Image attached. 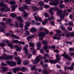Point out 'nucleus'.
<instances>
[{
  "mask_svg": "<svg viewBox=\"0 0 74 74\" xmlns=\"http://www.w3.org/2000/svg\"><path fill=\"white\" fill-rule=\"evenodd\" d=\"M59 7L60 9H62L63 8H64V7H65V5L63 4H60L59 5Z\"/></svg>",
  "mask_w": 74,
  "mask_h": 74,
  "instance_id": "30",
  "label": "nucleus"
},
{
  "mask_svg": "<svg viewBox=\"0 0 74 74\" xmlns=\"http://www.w3.org/2000/svg\"><path fill=\"white\" fill-rule=\"evenodd\" d=\"M23 64L24 65H26L28 64V62L26 60H25L24 61Z\"/></svg>",
  "mask_w": 74,
  "mask_h": 74,
  "instance_id": "43",
  "label": "nucleus"
},
{
  "mask_svg": "<svg viewBox=\"0 0 74 74\" xmlns=\"http://www.w3.org/2000/svg\"><path fill=\"white\" fill-rule=\"evenodd\" d=\"M24 12L23 13V15L25 16H28V13H27L25 12Z\"/></svg>",
  "mask_w": 74,
  "mask_h": 74,
  "instance_id": "37",
  "label": "nucleus"
},
{
  "mask_svg": "<svg viewBox=\"0 0 74 74\" xmlns=\"http://www.w3.org/2000/svg\"><path fill=\"white\" fill-rule=\"evenodd\" d=\"M20 70H21L23 71H25V68L24 67H23L21 68H20Z\"/></svg>",
  "mask_w": 74,
  "mask_h": 74,
  "instance_id": "48",
  "label": "nucleus"
},
{
  "mask_svg": "<svg viewBox=\"0 0 74 74\" xmlns=\"http://www.w3.org/2000/svg\"><path fill=\"white\" fill-rule=\"evenodd\" d=\"M63 15L62 14L60 16V18L61 19H64L65 16H67L69 15V13L67 12V10H65L63 12Z\"/></svg>",
  "mask_w": 74,
  "mask_h": 74,
  "instance_id": "5",
  "label": "nucleus"
},
{
  "mask_svg": "<svg viewBox=\"0 0 74 74\" xmlns=\"http://www.w3.org/2000/svg\"><path fill=\"white\" fill-rule=\"evenodd\" d=\"M42 72L43 74H49V73L47 72V71L45 69H43Z\"/></svg>",
  "mask_w": 74,
  "mask_h": 74,
  "instance_id": "28",
  "label": "nucleus"
},
{
  "mask_svg": "<svg viewBox=\"0 0 74 74\" xmlns=\"http://www.w3.org/2000/svg\"><path fill=\"white\" fill-rule=\"evenodd\" d=\"M44 56H47V58H49V55H48V54H45Z\"/></svg>",
  "mask_w": 74,
  "mask_h": 74,
  "instance_id": "59",
  "label": "nucleus"
},
{
  "mask_svg": "<svg viewBox=\"0 0 74 74\" xmlns=\"http://www.w3.org/2000/svg\"><path fill=\"white\" fill-rule=\"evenodd\" d=\"M0 45L1 47H4L5 45V44L1 43L0 44Z\"/></svg>",
  "mask_w": 74,
  "mask_h": 74,
  "instance_id": "62",
  "label": "nucleus"
},
{
  "mask_svg": "<svg viewBox=\"0 0 74 74\" xmlns=\"http://www.w3.org/2000/svg\"><path fill=\"white\" fill-rule=\"evenodd\" d=\"M45 17H49V15H48V14L47 13H45Z\"/></svg>",
  "mask_w": 74,
  "mask_h": 74,
  "instance_id": "52",
  "label": "nucleus"
},
{
  "mask_svg": "<svg viewBox=\"0 0 74 74\" xmlns=\"http://www.w3.org/2000/svg\"><path fill=\"white\" fill-rule=\"evenodd\" d=\"M44 7H45V8H48L49 7V5H45L44 6Z\"/></svg>",
  "mask_w": 74,
  "mask_h": 74,
  "instance_id": "63",
  "label": "nucleus"
},
{
  "mask_svg": "<svg viewBox=\"0 0 74 74\" xmlns=\"http://www.w3.org/2000/svg\"><path fill=\"white\" fill-rule=\"evenodd\" d=\"M8 47H10L11 49L14 48V46L12 45V43L8 44Z\"/></svg>",
  "mask_w": 74,
  "mask_h": 74,
  "instance_id": "26",
  "label": "nucleus"
},
{
  "mask_svg": "<svg viewBox=\"0 0 74 74\" xmlns=\"http://www.w3.org/2000/svg\"><path fill=\"white\" fill-rule=\"evenodd\" d=\"M31 23L32 25L35 24V21H34V20H33L31 22Z\"/></svg>",
  "mask_w": 74,
  "mask_h": 74,
  "instance_id": "57",
  "label": "nucleus"
},
{
  "mask_svg": "<svg viewBox=\"0 0 74 74\" xmlns=\"http://www.w3.org/2000/svg\"><path fill=\"white\" fill-rule=\"evenodd\" d=\"M0 6L1 7H7V5H5V4L3 3H0Z\"/></svg>",
  "mask_w": 74,
  "mask_h": 74,
  "instance_id": "25",
  "label": "nucleus"
},
{
  "mask_svg": "<svg viewBox=\"0 0 74 74\" xmlns=\"http://www.w3.org/2000/svg\"><path fill=\"white\" fill-rule=\"evenodd\" d=\"M1 65L4 66H7V64H5L3 62H2L1 63Z\"/></svg>",
  "mask_w": 74,
  "mask_h": 74,
  "instance_id": "51",
  "label": "nucleus"
},
{
  "mask_svg": "<svg viewBox=\"0 0 74 74\" xmlns=\"http://www.w3.org/2000/svg\"><path fill=\"white\" fill-rule=\"evenodd\" d=\"M50 47V48H52L53 49H55L56 48V47L55 45L51 46V47Z\"/></svg>",
  "mask_w": 74,
  "mask_h": 74,
  "instance_id": "64",
  "label": "nucleus"
},
{
  "mask_svg": "<svg viewBox=\"0 0 74 74\" xmlns=\"http://www.w3.org/2000/svg\"><path fill=\"white\" fill-rule=\"evenodd\" d=\"M60 60V56L58 54H57L56 55V60H50L49 62L50 63H58V62H59V60Z\"/></svg>",
  "mask_w": 74,
  "mask_h": 74,
  "instance_id": "1",
  "label": "nucleus"
},
{
  "mask_svg": "<svg viewBox=\"0 0 74 74\" xmlns=\"http://www.w3.org/2000/svg\"><path fill=\"white\" fill-rule=\"evenodd\" d=\"M69 36L71 37H73L74 36V33L71 32L70 34H69Z\"/></svg>",
  "mask_w": 74,
  "mask_h": 74,
  "instance_id": "46",
  "label": "nucleus"
},
{
  "mask_svg": "<svg viewBox=\"0 0 74 74\" xmlns=\"http://www.w3.org/2000/svg\"><path fill=\"white\" fill-rule=\"evenodd\" d=\"M25 1L26 4H29L30 3V0H25Z\"/></svg>",
  "mask_w": 74,
  "mask_h": 74,
  "instance_id": "44",
  "label": "nucleus"
},
{
  "mask_svg": "<svg viewBox=\"0 0 74 74\" xmlns=\"http://www.w3.org/2000/svg\"><path fill=\"white\" fill-rule=\"evenodd\" d=\"M14 39L11 40V41H12V42L15 44V43L18 44L19 43V41L18 40H14Z\"/></svg>",
  "mask_w": 74,
  "mask_h": 74,
  "instance_id": "17",
  "label": "nucleus"
},
{
  "mask_svg": "<svg viewBox=\"0 0 74 74\" xmlns=\"http://www.w3.org/2000/svg\"><path fill=\"white\" fill-rule=\"evenodd\" d=\"M44 4V2L41 1H40L39 3V5L40 6H43Z\"/></svg>",
  "mask_w": 74,
  "mask_h": 74,
  "instance_id": "24",
  "label": "nucleus"
},
{
  "mask_svg": "<svg viewBox=\"0 0 74 74\" xmlns=\"http://www.w3.org/2000/svg\"><path fill=\"white\" fill-rule=\"evenodd\" d=\"M18 7V5H14V6L12 7V12H14L15 11V8H16Z\"/></svg>",
  "mask_w": 74,
  "mask_h": 74,
  "instance_id": "19",
  "label": "nucleus"
},
{
  "mask_svg": "<svg viewBox=\"0 0 74 74\" xmlns=\"http://www.w3.org/2000/svg\"><path fill=\"white\" fill-rule=\"evenodd\" d=\"M73 23L72 22H70L69 23V25H73Z\"/></svg>",
  "mask_w": 74,
  "mask_h": 74,
  "instance_id": "60",
  "label": "nucleus"
},
{
  "mask_svg": "<svg viewBox=\"0 0 74 74\" xmlns=\"http://www.w3.org/2000/svg\"><path fill=\"white\" fill-rule=\"evenodd\" d=\"M38 36L39 37V39L40 40H41L43 39V37H44L45 36V33L42 32H40L38 33Z\"/></svg>",
  "mask_w": 74,
  "mask_h": 74,
  "instance_id": "7",
  "label": "nucleus"
},
{
  "mask_svg": "<svg viewBox=\"0 0 74 74\" xmlns=\"http://www.w3.org/2000/svg\"><path fill=\"white\" fill-rule=\"evenodd\" d=\"M69 36H70V33H66L65 34V37H67V38H69Z\"/></svg>",
  "mask_w": 74,
  "mask_h": 74,
  "instance_id": "35",
  "label": "nucleus"
},
{
  "mask_svg": "<svg viewBox=\"0 0 74 74\" xmlns=\"http://www.w3.org/2000/svg\"><path fill=\"white\" fill-rule=\"evenodd\" d=\"M1 69L3 71H6L8 70V68L7 67H2Z\"/></svg>",
  "mask_w": 74,
  "mask_h": 74,
  "instance_id": "14",
  "label": "nucleus"
},
{
  "mask_svg": "<svg viewBox=\"0 0 74 74\" xmlns=\"http://www.w3.org/2000/svg\"><path fill=\"white\" fill-rule=\"evenodd\" d=\"M15 48L16 49V51L18 52H20L21 51V47H18L17 45H15Z\"/></svg>",
  "mask_w": 74,
  "mask_h": 74,
  "instance_id": "10",
  "label": "nucleus"
},
{
  "mask_svg": "<svg viewBox=\"0 0 74 74\" xmlns=\"http://www.w3.org/2000/svg\"><path fill=\"white\" fill-rule=\"evenodd\" d=\"M34 18L36 21H39V22H42V19L41 18L37 16H35Z\"/></svg>",
  "mask_w": 74,
  "mask_h": 74,
  "instance_id": "11",
  "label": "nucleus"
},
{
  "mask_svg": "<svg viewBox=\"0 0 74 74\" xmlns=\"http://www.w3.org/2000/svg\"><path fill=\"white\" fill-rule=\"evenodd\" d=\"M42 59V56H37L34 62V64H37V63H38L40 60H41Z\"/></svg>",
  "mask_w": 74,
  "mask_h": 74,
  "instance_id": "3",
  "label": "nucleus"
},
{
  "mask_svg": "<svg viewBox=\"0 0 74 74\" xmlns=\"http://www.w3.org/2000/svg\"><path fill=\"white\" fill-rule=\"evenodd\" d=\"M23 49L24 50L25 55H28V54H29V51H28V50H27V48L24 47L23 48Z\"/></svg>",
  "mask_w": 74,
  "mask_h": 74,
  "instance_id": "15",
  "label": "nucleus"
},
{
  "mask_svg": "<svg viewBox=\"0 0 74 74\" xmlns=\"http://www.w3.org/2000/svg\"><path fill=\"white\" fill-rule=\"evenodd\" d=\"M3 58L5 60H10L12 59L13 57L12 56H8L6 54H4L3 56Z\"/></svg>",
  "mask_w": 74,
  "mask_h": 74,
  "instance_id": "6",
  "label": "nucleus"
},
{
  "mask_svg": "<svg viewBox=\"0 0 74 74\" xmlns=\"http://www.w3.org/2000/svg\"><path fill=\"white\" fill-rule=\"evenodd\" d=\"M15 60H18V61L17 62V64H18L19 65L21 64V62H22V60H20V58L19 57L17 58L16 57H15Z\"/></svg>",
  "mask_w": 74,
  "mask_h": 74,
  "instance_id": "9",
  "label": "nucleus"
},
{
  "mask_svg": "<svg viewBox=\"0 0 74 74\" xmlns=\"http://www.w3.org/2000/svg\"><path fill=\"white\" fill-rule=\"evenodd\" d=\"M14 68L16 69V70L17 71H19V70H21V68L16 67Z\"/></svg>",
  "mask_w": 74,
  "mask_h": 74,
  "instance_id": "38",
  "label": "nucleus"
},
{
  "mask_svg": "<svg viewBox=\"0 0 74 74\" xmlns=\"http://www.w3.org/2000/svg\"><path fill=\"white\" fill-rule=\"evenodd\" d=\"M23 9H26L27 8V5H23Z\"/></svg>",
  "mask_w": 74,
  "mask_h": 74,
  "instance_id": "47",
  "label": "nucleus"
},
{
  "mask_svg": "<svg viewBox=\"0 0 74 74\" xmlns=\"http://www.w3.org/2000/svg\"><path fill=\"white\" fill-rule=\"evenodd\" d=\"M59 0H54V2L57 3L58 4H59Z\"/></svg>",
  "mask_w": 74,
  "mask_h": 74,
  "instance_id": "54",
  "label": "nucleus"
},
{
  "mask_svg": "<svg viewBox=\"0 0 74 74\" xmlns=\"http://www.w3.org/2000/svg\"><path fill=\"white\" fill-rule=\"evenodd\" d=\"M16 19L17 20H19V21H20V22H23V19H22V17L17 16L16 17Z\"/></svg>",
  "mask_w": 74,
  "mask_h": 74,
  "instance_id": "12",
  "label": "nucleus"
},
{
  "mask_svg": "<svg viewBox=\"0 0 74 74\" xmlns=\"http://www.w3.org/2000/svg\"><path fill=\"white\" fill-rule=\"evenodd\" d=\"M53 9L55 11H57V10H58V8L57 7H54L53 8Z\"/></svg>",
  "mask_w": 74,
  "mask_h": 74,
  "instance_id": "53",
  "label": "nucleus"
},
{
  "mask_svg": "<svg viewBox=\"0 0 74 74\" xmlns=\"http://www.w3.org/2000/svg\"><path fill=\"white\" fill-rule=\"evenodd\" d=\"M66 43L67 44H72V42L66 41Z\"/></svg>",
  "mask_w": 74,
  "mask_h": 74,
  "instance_id": "61",
  "label": "nucleus"
},
{
  "mask_svg": "<svg viewBox=\"0 0 74 74\" xmlns=\"http://www.w3.org/2000/svg\"><path fill=\"white\" fill-rule=\"evenodd\" d=\"M19 27H21V28H22L23 27V24L22 23H20L19 24Z\"/></svg>",
  "mask_w": 74,
  "mask_h": 74,
  "instance_id": "42",
  "label": "nucleus"
},
{
  "mask_svg": "<svg viewBox=\"0 0 74 74\" xmlns=\"http://www.w3.org/2000/svg\"><path fill=\"white\" fill-rule=\"evenodd\" d=\"M10 16L11 17H12L13 18H15L16 16V15L15 13H12L11 14Z\"/></svg>",
  "mask_w": 74,
  "mask_h": 74,
  "instance_id": "23",
  "label": "nucleus"
},
{
  "mask_svg": "<svg viewBox=\"0 0 74 74\" xmlns=\"http://www.w3.org/2000/svg\"><path fill=\"white\" fill-rule=\"evenodd\" d=\"M25 23V24H26V25H25V31L27 34H29L30 33L29 32L27 31V29H29V28L27 27V26L29 27V26H30V22H26Z\"/></svg>",
  "mask_w": 74,
  "mask_h": 74,
  "instance_id": "2",
  "label": "nucleus"
},
{
  "mask_svg": "<svg viewBox=\"0 0 74 74\" xmlns=\"http://www.w3.org/2000/svg\"><path fill=\"white\" fill-rule=\"evenodd\" d=\"M32 9L34 11H37V10H39L38 8L37 7L34 6H32Z\"/></svg>",
  "mask_w": 74,
  "mask_h": 74,
  "instance_id": "27",
  "label": "nucleus"
},
{
  "mask_svg": "<svg viewBox=\"0 0 74 74\" xmlns=\"http://www.w3.org/2000/svg\"><path fill=\"white\" fill-rule=\"evenodd\" d=\"M63 12V11L59 9L57 11V14L58 15H60L62 13V12Z\"/></svg>",
  "mask_w": 74,
  "mask_h": 74,
  "instance_id": "20",
  "label": "nucleus"
},
{
  "mask_svg": "<svg viewBox=\"0 0 74 74\" xmlns=\"http://www.w3.org/2000/svg\"><path fill=\"white\" fill-rule=\"evenodd\" d=\"M33 37H34V36H29L27 38V39L29 41L30 40L31 38H33Z\"/></svg>",
  "mask_w": 74,
  "mask_h": 74,
  "instance_id": "31",
  "label": "nucleus"
},
{
  "mask_svg": "<svg viewBox=\"0 0 74 74\" xmlns=\"http://www.w3.org/2000/svg\"><path fill=\"white\" fill-rule=\"evenodd\" d=\"M6 63L8 65H10L11 67H14L16 65V63L13 61L10 62L9 61H6Z\"/></svg>",
  "mask_w": 74,
  "mask_h": 74,
  "instance_id": "4",
  "label": "nucleus"
},
{
  "mask_svg": "<svg viewBox=\"0 0 74 74\" xmlns=\"http://www.w3.org/2000/svg\"><path fill=\"white\" fill-rule=\"evenodd\" d=\"M11 37L14 38H16V35L14 34H11Z\"/></svg>",
  "mask_w": 74,
  "mask_h": 74,
  "instance_id": "39",
  "label": "nucleus"
},
{
  "mask_svg": "<svg viewBox=\"0 0 74 74\" xmlns=\"http://www.w3.org/2000/svg\"><path fill=\"white\" fill-rule=\"evenodd\" d=\"M33 55H35L36 53V50H35V49H34L33 48H31L30 49V51L32 52H33Z\"/></svg>",
  "mask_w": 74,
  "mask_h": 74,
  "instance_id": "16",
  "label": "nucleus"
},
{
  "mask_svg": "<svg viewBox=\"0 0 74 74\" xmlns=\"http://www.w3.org/2000/svg\"><path fill=\"white\" fill-rule=\"evenodd\" d=\"M70 56H74V53L73 52H71L70 53Z\"/></svg>",
  "mask_w": 74,
  "mask_h": 74,
  "instance_id": "58",
  "label": "nucleus"
},
{
  "mask_svg": "<svg viewBox=\"0 0 74 74\" xmlns=\"http://www.w3.org/2000/svg\"><path fill=\"white\" fill-rule=\"evenodd\" d=\"M13 72L14 73H15V74H16V71L15 69L14 68H13Z\"/></svg>",
  "mask_w": 74,
  "mask_h": 74,
  "instance_id": "55",
  "label": "nucleus"
},
{
  "mask_svg": "<svg viewBox=\"0 0 74 74\" xmlns=\"http://www.w3.org/2000/svg\"><path fill=\"white\" fill-rule=\"evenodd\" d=\"M9 3L11 5H14V4H15V2L14 1H11L9 2Z\"/></svg>",
  "mask_w": 74,
  "mask_h": 74,
  "instance_id": "32",
  "label": "nucleus"
},
{
  "mask_svg": "<svg viewBox=\"0 0 74 74\" xmlns=\"http://www.w3.org/2000/svg\"><path fill=\"white\" fill-rule=\"evenodd\" d=\"M53 38L54 39V40H60V38H58L56 36H54L53 37Z\"/></svg>",
  "mask_w": 74,
  "mask_h": 74,
  "instance_id": "33",
  "label": "nucleus"
},
{
  "mask_svg": "<svg viewBox=\"0 0 74 74\" xmlns=\"http://www.w3.org/2000/svg\"><path fill=\"white\" fill-rule=\"evenodd\" d=\"M62 56H63V57H64V58H65L66 59H67V58H68L69 57V55L66 54V52L64 53L62 55Z\"/></svg>",
  "mask_w": 74,
  "mask_h": 74,
  "instance_id": "13",
  "label": "nucleus"
},
{
  "mask_svg": "<svg viewBox=\"0 0 74 74\" xmlns=\"http://www.w3.org/2000/svg\"><path fill=\"white\" fill-rule=\"evenodd\" d=\"M48 20L47 19H46L44 21H43L42 22L43 25H45V24H47L48 22Z\"/></svg>",
  "mask_w": 74,
  "mask_h": 74,
  "instance_id": "18",
  "label": "nucleus"
},
{
  "mask_svg": "<svg viewBox=\"0 0 74 74\" xmlns=\"http://www.w3.org/2000/svg\"><path fill=\"white\" fill-rule=\"evenodd\" d=\"M50 48H51V47H50L48 45L45 46H44V50H45V51H46V53H48L49 50H48V49H50Z\"/></svg>",
  "mask_w": 74,
  "mask_h": 74,
  "instance_id": "8",
  "label": "nucleus"
},
{
  "mask_svg": "<svg viewBox=\"0 0 74 74\" xmlns=\"http://www.w3.org/2000/svg\"><path fill=\"white\" fill-rule=\"evenodd\" d=\"M11 20L10 19H9L8 20V21H7L6 22V23L7 24H9L10 23H11Z\"/></svg>",
  "mask_w": 74,
  "mask_h": 74,
  "instance_id": "45",
  "label": "nucleus"
},
{
  "mask_svg": "<svg viewBox=\"0 0 74 74\" xmlns=\"http://www.w3.org/2000/svg\"><path fill=\"white\" fill-rule=\"evenodd\" d=\"M31 69L32 70H34L35 71H37L38 70L37 68H36V66H33Z\"/></svg>",
  "mask_w": 74,
  "mask_h": 74,
  "instance_id": "21",
  "label": "nucleus"
},
{
  "mask_svg": "<svg viewBox=\"0 0 74 74\" xmlns=\"http://www.w3.org/2000/svg\"><path fill=\"white\" fill-rule=\"evenodd\" d=\"M0 24L1 25H2V26H5V24L3 22H0Z\"/></svg>",
  "mask_w": 74,
  "mask_h": 74,
  "instance_id": "50",
  "label": "nucleus"
},
{
  "mask_svg": "<svg viewBox=\"0 0 74 74\" xmlns=\"http://www.w3.org/2000/svg\"><path fill=\"white\" fill-rule=\"evenodd\" d=\"M10 9L9 8H7L5 9V11L6 12H7V11H10Z\"/></svg>",
  "mask_w": 74,
  "mask_h": 74,
  "instance_id": "36",
  "label": "nucleus"
},
{
  "mask_svg": "<svg viewBox=\"0 0 74 74\" xmlns=\"http://www.w3.org/2000/svg\"><path fill=\"white\" fill-rule=\"evenodd\" d=\"M19 10L20 11H22V12H25V11L23 10V8L20 7L18 8Z\"/></svg>",
  "mask_w": 74,
  "mask_h": 74,
  "instance_id": "34",
  "label": "nucleus"
},
{
  "mask_svg": "<svg viewBox=\"0 0 74 74\" xmlns=\"http://www.w3.org/2000/svg\"><path fill=\"white\" fill-rule=\"evenodd\" d=\"M36 29L35 28H32L30 29V31L32 33H34L36 32Z\"/></svg>",
  "mask_w": 74,
  "mask_h": 74,
  "instance_id": "22",
  "label": "nucleus"
},
{
  "mask_svg": "<svg viewBox=\"0 0 74 74\" xmlns=\"http://www.w3.org/2000/svg\"><path fill=\"white\" fill-rule=\"evenodd\" d=\"M37 45L38 47H40L41 46V42H39V43H38L37 44Z\"/></svg>",
  "mask_w": 74,
  "mask_h": 74,
  "instance_id": "40",
  "label": "nucleus"
},
{
  "mask_svg": "<svg viewBox=\"0 0 74 74\" xmlns=\"http://www.w3.org/2000/svg\"><path fill=\"white\" fill-rule=\"evenodd\" d=\"M29 44L30 47H34V44L32 42H29Z\"/></svg>",
  "mask_w": 74,
  "mask_h": 74,
  "instance_id": "29",
  "label": "nucleus"
},
{
  "mask_svg": "<svg viewBox=\"0 0 74 74\" xmlns=\"http://www.w3.org/2000/svg\"><path fill=\"white\" fill-rule=\"evenodd\" d=\"M5 10V9L4 8H0V11L2 12H3Z\"/></svg>",
  "mask_w": 74,
  "mask_h": 74,
  "instance_id": "41",
  "label": "nucleus"
},
{
  "mask_svg": "<svg viewBox=\"0 0 74 74\" xmlns=\"http://www.w3.org/2000/svg\"><path fill=\"white\" fill-rule=\"evenodd\" d=\"M32 56V55L31 54H29L28 55V59H30V58Z\"/></svg>",
  "mask_w": 74,
  "mask_h": 74,
  "instance_id": "49",
  "label": "nucleus"
},
{
  "mask_svg": "<svg viewBox=\"0 0 74 74\" xmlns=\"http://www.w3.org/2000/svg\"><path fill=\"white\" fill-rule=\"evenodd\" d=\"M64 1L65 3H67L68 2H70L71 1L70 0H64Z\"/></svg>",
  "mask_w": 74,
  "mask_h": 74,
  "instance_id": "56",
  "label": "nucleus"
}]
</instances>
